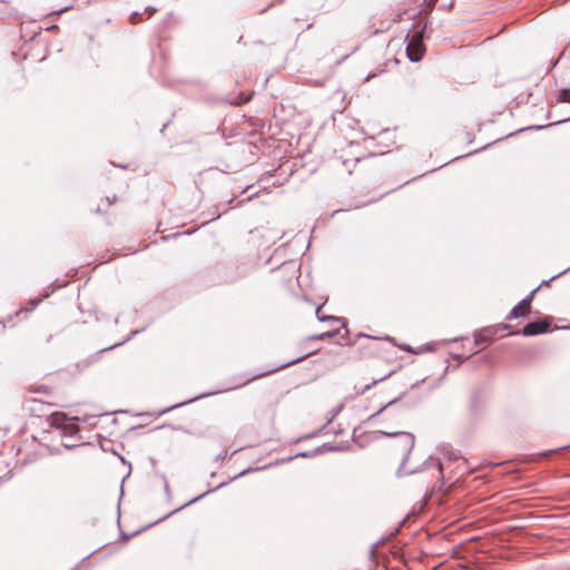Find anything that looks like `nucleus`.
Returning <instances> with one entry per match:
<instances>
[{"label":"nucleus","mask_w":570,"mask_h":570,"mask_svg":"<svg viewBox=\"0 0 570 570\" xmlns=\"http://www.w3.org/2000/svg\"><path fill=\"white\" fill-rule=\"evenodd\" d=\"M380 433L382 435H384V436L396 438V443L393 446L395 449H399L402 452V454H403V458H402V461H401V464H400V468H399V473L400 474L417 473V472H421V471L425 470L430 464L433 463V459L431 456H429L428 459H425V461L423 462L422 465L407 466L410 453L413 450L414 444H415V436H414V434H412L410 432H403V431L402 432H399V431H391V432L380 431Z\"/></svg>","instance_id":"obj_1"},{"label":"nucleus","mask_w":570,"mask_h":570,"mask_svg":"<svg viewBox=\"0 0 570 570\" xmlns=\"http://www.w3.org/2000/svg\"><path fill=\"white\" fill-rule=\"evenodd\" d=\"M406 40L407 58L413 62L420 61L424 52V45L421 31H414L411 36L407 35Z\"/></svg>","instance_id":"obj_2"},{"label":"nucleus","mask_w":570,"mask_h":570,"mask_svg":"<svg viewBox=\"0 0 570 570\" xmlns=\"http://www.w3.org/2000/svg\"><path fill=\"white\" fill-rule=\"evenodd\" d=\"M396 400H392L387 402L384 406H382L379 411H376L374 414H372L368 420L373 421L383 413L386 416H390L392 419H401L404 416L405 411L403 409H394V405L396 404Z\"/></svg>","instance_id":"obj_3"},{"label":"nucleus","mask_w":570,"mask_h":570,"mask_svg":"<svg viewBox=\"0 0 570 570\" xmlns=\"http://www.w3.org/2000/svg\"><path fill=\"white\" fill-rule=\"evenodd\" d=\"M550 327V322L548 320L530 322L522 328V334L524 336H533L538 334L546 333Z\"/></svg>","instance_id":"obj_4"},{"label":"nucleus","mask_w":570,"mask_h":570,"mask_svg":"<svg viewBox=\"0 0 570 570\" xmlns=\"http://www.w3.org/2000/svg\"><path fill=\"white\" fill-rule=\"evenodd\" d=\"M67 417L63 414L53 415V424L60 426L63 430V434L73 435L78 432L75 423H65Z\"/></svg>","instance_id":"obj_5"},{"label":"nucleus","mask_w":570,"mask_h":570,"mask_svg":"<svg viewBox=\"0 0 570 570\" xmlns=\"http://www.w3.org/2000/svg\"><path fill=\"white\" fill-rule=\"evenodd\" d=\"M530 313V307L527 306V302L520 301L510 312L507 317L509 321L515 320L519 317H524Z\"/></svg>","instance_id":"obj_6"},{"label":"nucleus","mask_w":570,"mask_h":570,"mask_svg":"<svg viewBox=\"0 0 570 570\" xmlns=\"http://www.w3.org/2000/svg\"><path fill=\"white\" fill-rule=\"evenodd\" d=\"M336 334H337V331L324 332V333H321V334H317V335H313L311 337V340L324 341V340L334 337Z\"/></svg>","instance_id":"obj_7"},{"label":"nucleus","mask_w":570,"mask_h":570,"mask_svg":"<svg viewBox=\"0 0 570 570\" xmlns=\"http://www.w3.org/2000/svg\"><path fill=\"white\" fill-rule=\"evenodd\" d=\"M391 374H392V372H390V373H387V374H385V375H383V376H381V377H379V379H374V380L372 381V383H371V384H366V385L362 389V392H361V393H362V394H364V393H365V392H367L372 386H374V385H375V384H377L379 382L384 381V380H385V379H387Z\"/></svg>","instance_id":"obj_8"},{"label":"nucleus","mask_w":570,"mask_h":570,"mask_svg":"<svg viewBox=\"0 0 570 570\" xmlns=\"http://www.w3.org/2000/svg\"><path fill=\"white\" fill-rule=\"evenodd\" d=\"M321 308H322L321 306H318V307L316 308V316H317V320H318L320 322H325V321H331V322H341V318L335 317V316H321V315H320Z\"/></svg>","instance_id":"obj_9"},{"label":"nucleus","mask_w":570,"mask_h":570,"mask_svg":"<svg viewBox=\"0 0 570 570\" xmlns=\"http://www.w3.org/2000/svg\"><path fill=\"white\" fill-rule=\"evenodd\" d=\"M559 99L563 102H570V89H562L560 91Z\"/></svg>","instance_id":"obj_10"},{"label":"nucleus","mask_w":570,"mask_h":570,"mask_svg":"<svg viewBox=\"0 0 570 570\" xmlns=\"http://www.w3.org/2000/svg\"><path fill=\"white\" fill-rule=\"evenodd\" d=\"M537 291H538V288H534L533 291L530 292V294L525 298L522 299V302H527L528 307H531V302H532Z\"/></svg>","instance_id":"obj_11"},{"label":"nucleus","mask_w":570,"mask_h":570,"mask_svg":"<svg viewBox=\"0 0 570 570\" xmlns=\"http://www.w3.org/2000/svg\"><path fill=\"white\" fill-rule=\"evenodd\" d=\"M309 354H311V353H307V354H304V355H302V356H299V357H296V358H294V360H292V361L287 362L285 365H292V364H295V363H297V362H299V361H302V360L306 358Z\"/></svg>","instance_id":"obj_12"},{"label":"nucleus","mask_w":570,"mask_h":570,"mask_svg":"<svg viewBox=\"0 0 570 570\" xmlns=\"http://www.w3.org/2000/svg\"><path fill=\"white\" fill-rule=\"evenodd\" d=\"M488 340H489V337L485 334H480V335L476 336L475 343L480 344L482 342H487Z\"/></svg>","instance_id":"obj_13"},{"label":"nucleus","mask_w":570,"mask_h":570,"mask_svg":"<svg viewBox=\"0 0 570 570\" xmlns=\"http://www.w3.org/2000/svg\"><path fill=\"white\" fill-rule=\"evenodd\" d=\"M140 16L139 12L135 11L131 16H130V21L131 23H137L139 21L138 17Z\"/></svg>","instance_id":"obj_14"},{"label":"nucleus","mask_w":570,"mask_h":570,"mask_svg":"<svg viewBox=\"0 0 570 570\" xmlns=\"http://www.w3.org/2000/svg\"><path fill=\"white\" fill-rule=\"evenodd\" d=\"M198 399H199V396H195V397H194V399H191V400H188V401H186V402H181V403H179V404H177V405L171 406V409L177 407V406H180V405H184V404H187V403H190V402H193V401H195V400H198Z\"/></svg>","instance_id":"obj_15"},{"label":"nucleus","mask_w":570,"mask_h":570,"mask_svg":"<svg viewBox=\"0 0 570 570\" xmlns=\"http://www.w3.org/2000/svg\"><path fill=\"white\" fill-rule=\"evenodd\" d=\"M449 459L450 460H458L459 459V454H456L454 451H450L449 452Z\"/></svg>","instance_id":"obj_16"},{"label":"nucleus","mask_w":570,"mask_h":570,"mask_svg":"<svg viewBox=\"0 0 570 570\" xmlns=\"http://www.w3.org/2000/svg\"><path fill=\"white\" fill-rule=\"evenodd\" d=\"M145 11H149V13H150V14H153V13L156 11V9H155V8H151V7H147V8L145 9Z\"/></svg>","instance_id":"obj_17"},{"label":"nucleus","mask_w":570,"mask_h":570,"mask_svg":"<svg viewBox=\"0 0 570 570\" xmlns=\"http://www.w3.org/2000/svg\"><path fill=\"white\" fill-rule=\"evenodd\" d=\"M436 468H438L439 472L442 473V463L441 462L436 463Z\"/></svg>","instance_id":"obj_18"},{"label":"nucleus","mask_w":570,"mask_h":570,"mask_svg":"<svg viewBox=\"0 0 570 570\" xmlns=\"http://www.w3.org/2000/svg\"><path fill=\"white\" fill-rule=\"evenodd\" d=\"M39 302H41V298H38V301L33 302V306H36Z\"/></svg>","instance_id":"obj_19"},{"label":"nucleus","mask_w":570,"mask_h":570,"mask_svg":"<svg viewBox=\"0 0 570 570\" xmlns=\"http://www.w3.org/2000/svg\"><path fill=\"white\" fill-rule=\"evenodd\" d=\"M489 332V330H484V333ZM494 332L490 331V335H493Z\"/></svg>","instance_id":"obj_20"},{"label":"nucleus","mask_w":570,"mask_h":570,"mask_svg":"<svg viewBox=\"0 0 570 570\" xmlns=\"http://www.w3.org/2000/svg\"><path fill=\"white\" fill-rule=\"evenodd\" d=\"M167 517H170V513H167V515H164V518L161 520L167 519Z\"/></svg>","instance_id":"obj_21"},{"label":"nucleus","mask_w":570,"mask_h":570,"mask_svg":"<svg viewBox=\"0 0 570 570\" xmlns=\"http://www.w3.org/2000/svg\"><path fill=\"white\" fill-rule=\"evenodd\" d=\"M167 517H170V513H167V515H164V518L161 520L167 519Z\"/></svg>","instance_id":"obj_22"}]
</instances>
